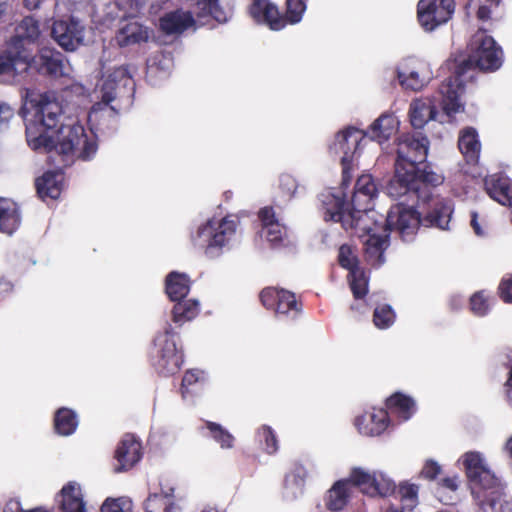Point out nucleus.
Here are the masks:
<instances>
[{
    "label": "nucleus",
    "instance_id": "obj_9",
    "mask_svg": "<svg viewBox=\"0 0 512 512\" xmlns=\"http://www.w3.org/2000/svg\"><path fill=\"white\" fill-rule=\"evenodd\" d=\"M455 6V0H419L418 22L426 32H432L452 18Z\"/></svg>",
    "mask_w": 512,
    "mask_h": 512
},
{
    "label": "nucleus",
    "instance_id": "obj_63",
    "mask_svg": "<svg viewBox=\"0 0 512 512\" xmlns=\"http://www.w3.org/2000/svg\"><path fill=\"white\" fill-rule=\"evenodd\" d=\"M505 386L512 391V365H511V368L509 370V374H508V378H507V380L505 382Z\"/></svg>",
    "mask_w": 512,
    "mask_h": 512
},
{
    "label": "nucleus",
    "instance_id": "obj_2",
    "mask_svg": "<svg viewBox=\"0 0 512 512\" xmlns=\"http://www.w3.org/2000/svg\"><path fill=\"white\" fill-rule=\"evenodd\" d=\"M429 150V140L422 132L406 133L398 138L397 158L393 178L386 186L387 194L400 198L413 194L426 200L421 190L434 188L444 182V176L425 164Z\"/></svg>",
    "mask_w": 512,
    "mask_h": 512
},
{
    "label": "nucleus",
    "instance_id": "obj_4",
    "mask_svg": "<svg viewBox=\"0 0 512 512\" xmlns=\"http://www.w3.org/2000/svg\"><path fill=\"white\" fill-rule=\"evenodd\" d=\"M452 209L443 201H435L432 209L427 212L424 218L413 207L398 203L393 205L385 220V231L394 232L404 242L412 241L420 227H437L446 229L450 222Z\"/></svg>",
    "mask_w": 512,
    "mask_h": 512
},
{
    "label": "nucleus",
    "instance_id": "obj_55",
    "mask_svg": "<svg viewBox=\"0 0 512 512\" xmlns=\"http://www.w3.org/2000/svg\"><path fill=\"white\" fill-rule=\"evenodd\" d=\"M101 512H123V509L118 500L108 498L102 504Z\"/></svg>",
    "mask_w": 512,
    "mask_h": 512
},
{
    "label": "nucleus",
    "instance_id": "obj_48",
    "mask_svg": "<svg viewBox=\"0 0 512 512\" xmlns=\"http://www.w3.org/2000/svg\"><path fill=\"white\" fill-rule=\"evenodd\" d=\"M471 310L475 315L484 316L489 311V304L483 292H476L470 298Z\"/></svg>",
    "mask_w": 512,
    "mask_h": 512
},
{
    "label": "nucleus",
    "instance_id": "obj_16",
    "mask_svg": "<svg viewBox=\"0 0 512 512\" xmlns=\"http://www.w3.org/2000/svg\"><path fill=\"white\" fill-rule=\"evenodd\" d=\"M464 75L465 74L458 73L457 66L454 75L447 78L440 86V92L443 96V110L449 116L463 110V105L460 102V95L464 90V84L462 80Z\"/></svg>",
    "mask_w": 512,
    "mask_h": 512
},
{
    "label": "nucleus",
    "instance_id": "obj_22",
    "mask_svg": "<svg viewBox=\"0 0 512 512\" xmlns=\"http://www.w3.org/2000/svg\"><path fill=\"white\" fill-rule=\"evenodd\" d=\"M149 38L150 29L136 20L127 21L115 35V41L120 48L147 43Z\"/></svg>",
    "mask_w": 512,
    "mask_h": 512
},
{
    "label": "nucleus",
    "instance_id": "obj_57",
    "mask_svg": "<svg viewBox=\"0 0 512 512\" xmlns=\"http://www.w3.org/2000/svg\"><path fill=\"white\" fill-rule=\"evenodd\" d=\"M14 116V110L7 104H0V126Z\"/></svg>",
    "mask_w": 512,
    "mask_h": 512
},
{
    "label": "nucleus",
    "instance_id": "obj_12",
    "mask_svg": "<svg viewBox=\"0 0 512 512\" xmlns=\"http://www.w3.org/2000/svg\"><path fill=\"white\" fill-rule=\"evenodd\" d=\"M259 297L265 308L278 315L287 316L292 313V317H296L302 312V303L290 291L267 287L261 291Z\"/></svg>",
    "mask_w": 512,
    "mask_h": 512
},
{
    "label": "nucleus",
    "instance_id": "obj_31",
    "mask_svg": "<svg viewBox=\"0 0 512 512\" xmlns=\"http://www.w3.org/2000/svg\"><path fill=\"white\" fill-rule=\"evenodd\" d=\"M190 279L185 273L176 271L166 276L165 291L171 301H179L185 298L190 291Z\"/></svg>",
    "mask_w": 512,
    "mask_h": 512
},
{
    "label": "nucleus",
    "instance_id": "obj_44",
    "mask_svg": "<svg viewBox=\"0 0 512 512\" xmlns=\"http://www.w3.org/2000/svg\"><path fill=\"white\" fill-rule=\"evenodd\" d=\"M350 288L355 299H363L368 293V282L364 271L360 269L357 272L348 274Z\"/></svg>",
    "mask_w": 512,
    "mask_h": 512
},
{
    "label": "nucleus",
    "instance_id": "obj_20",
    "mask_svg": "<svg viewBox=\"0 0 512 512\" xmlns=\"http://www.w3.org/2000/svg\"><path fill=\"white\" fill-rule=\"evenodd\" d=\"M486 193L504 206L512 207V180L502 172L487 175L484 180Z\"/></svg>",
    "mask_w": 512,
    "mask_h": 512
},
{
    "label": "nucleus",
    "instance_id": "obj_50",
    "mask_svg": "<svg viewBox=\"0 0 512 512\" xmlns=\"http://www.w3.org/2000/svg\"><path fill=\"white\" fill-rule=\"evenodd\" d=\"M501 0H486L484 4L480 5L476 17L479 21H488L491 19V14L494 8L500 6Z\"/></svg>",
    "mask_w": 512,
    "mask_h": 512
},
{
    "label": "nucleus",
    "instance_id": "obj_51",
    "mask_svg": "<svg viewBox=\"0 0 512 512\" xmlns=\"http://www.w3.org/2000/svg\"><path fill=\"white\" fill-rule=\"evenodd\" d=\"M173 489L171 488V493H166L164 496L162 494L153 493L148 496L145 501V510L146 512H157L161 507L163 498H168L172 496Z\"/></svg>",
    "mask_w": 512,
    "mask_h": 512
},
{
    "label": "nucleus",
    "instance_id": "obj_7",
    "mask_svg": "<svg viewBox=\"0 0 512 512\" xmlns=\"http://www.w3.org/2000/svg\"><path fill=\"white\" fill-rule=\"evenodd\" d=\"M236 228L237 221L230 216L221 220L209 219L198 228L192 240L195 246L204 248L207 256L215 257L235 234Z\"/></svg>",
    "mask_w": 512,
    "mask_h": 512
},
{
    "label": "nucleus",
    "instance_id": "obj_59",
    "mask_svg": "<svg viewBox=\"0 0 512 512\" xmlns=\"http://www.w3.org/2000/svg\"><path fill=\"white\" fill-rule=\"evenodd\" d=\"M474 232L477 234V235H482L483 234V231L478 223V215L476 212H472L471 214V222H470Z\"/></svg>",
    "mask_w": 512,
    "mask_h": 512
},
{
    "label": "nucleus",
    "instance_id": "obj_43",
    "mask_svg": "<svg viewBox=\"0 0 512 512\" xmlns=\"http://www.w3.org/2000/svg\"><path fill=\"white\" fill-rule=\"evenodd\" d=\"M432 113V110L425 103L416 101L410 106V123L415 129H421L427 122L426 114Z\"/></svg>",
    "mask_w": 512,
    "mask_h": 512
},
{
    "label": "nucleus",
    "instance_id": "obj_34",
    "mask_svg": "<svg viewBox=\"0 0 512 512\" xmlns=\"http://www.w3.org/2000/svg\"><path fill=\"white\" fill-rule=\"evenodd\" d=\"M386 407L404 420H408L415 412V401L410 396L396 392L387 398Z\"/></svg>",
    "mask_w": 512,
    "mask_h": 512
},
{
    "label": "nucleus",
    "instance_id": "obj_46",
    "mask_svg": "<svg viewBox=\"0 0 512 512\" xmlns=\"http://www.w3.org/2000/svg\"><path fill=\"white\" fill-rule=\"evenodd\" d=\"M398 79L405 89L412 91H419L424 86V79L420 78L419 73L416 71H410L409 74L398 72Z\"/></svg>",
    "mask_w": 512,
    "mask_h": 512
},
{
    "label": "nucleus",
    "instance_id": "obj_32",
    "mask_svg": "<svg viewBox=\"0 0 512 512\" xmlns=\"http://www.w3.org/2000/svg\"><path fill=\"white\" fill-rule=\"evenodd\" d=\"M352 485L350 477L346 480H339L334 483L328 491L326 508L330 511H340L348 503L350 497L349 485Z\"/></svg>",
    "mask_w": 512,
    "mask_h": 512
},
{
    "label": "nucleus",
    "instance_id": "obj_37",
    "mask_svg": "<svg viewBox=\"0 0 512 512\" xmlns=\"http://www.w3.org/2000/svg\"><path fill=\"white\" fill-rule=\"evenodd\" d=\"M172 309V320L174 323H183L194 319L199 313V303L196 300L176 301Z\"/></svg>",
    "mask_w": 512,
    "mask_h": 512
},
{
    "label": "nucleus",
    "instance_id": "obj_1",
    "mask_svg": "<svg viewBox=\"0 0 512 512\" xmlns=\"http://www.w3.org/2000/svg\"><path fill=\"white\" fill-rule=\"evenodd\" d=\"M31 104L34 119L26 125V137L32 149H44L48 153L55 151L62 156L64 165L74 155L82 160L93 157L97 144L88 138L81 124L59 126L62 106L58 101L44 93L32 100Z\"/></svg>",
    "mask_w": 512,
    "mask_h": 512
},
{
    "label": "nucleus",
    "instance_id": "obj_23",
    "mask_svg": "<svg viewBox=\"0 0 512 512\" xmlns=\"http://www.w3.org/2000/svg\"><path fill=\"white\" fill-rule=\"evenodd\" d=\"M362 225L367 227L362 231L368 236L364 242L365 259L371 266L378 268L385 262L384 252L388 247V235H377L367 222H363Z\"/></svg>",
    "mask_w": 512,
    "mask_h": 512
},
{
    "label": "nucleus",
    "instance_id": "obj_13",
    "mask_svg": "<svg viewBox=\"0 0 512 512\" xmlns=\"http://www.w3.org/2000/svg\"><path fill=\"white\" fill-rule=\"evenodd\" d=\"M51 36L65 51L76 50L84 40V27L74 18L53 22Z\"/></svg>",
    "mask_w": 512,
    "mask_h": 512
},
{
    "label": "nucleus",
    "instance_id": "obj_53",
    "mask_svg": "<svg viewBox=\"0 0 512 512\" xmlns=\"http://www.w3.org/2000/svg\"><path fill=\"white\" fill-rule=\"evenodd\" d=\"M279 186L280 189L290 197L295 194L298 187L296 179L289 174H284L280 177Z\"/></svg>",
    "mask_w": 512,
    "mask_h": 512
},
{
    "label": "nucleus",
    "instance_id": "obj_39",
    "mask_svg": "<svg viewBox=\"0 0 512 512\" xmlns=\"http://www.w3.org/2000/svg\"><path fill=\"white\" fill-rule=\"evenodd\" d=\"M205 426L209 430L211 438L216 441L222 449H231L234 447L235 437L223 426L212 421H206Z\"/></svg>",
    "mask_w": 512,
    "mask_h": 512
},
{
    "label": "nucleus",
    "instance_id": "obj_35",
    "mask_svg": "<svg viewBox=\"0 0 512 512\" xmlns=\"http://www.w3.org/2000/svg\"><path fill=\"white\" fill-rule=\"evenodd\" d=\"M20 224L18 207L13 202H0V231L12 234Z\"/></svg>",
    "mask_w": 512,
    "mask_h": 512
},
{
    "label": "nucleus",
    "instance_id": "obj_29",
    "mask_svg": "<svg viewBox=\"0 0 512 512\" xmlns=\"http://www.w3.org/2000/svg\"><path fill=\"white\" fill-rule=\"evenodd\" d=\"M196 9L198 18L210 16L219 23H226L232 16V9L225 0H198Z\"/></svg>",
    "mask_w": 512,
    "mask_h": 512
},
{
    "label": "nucleus",
    "instance_id": "obj_38",
    "mask_svg": "<svg viewBox=\"0 0 512 512\" xmlns=\"http://www.w3.org/2000/svg\"><path fill=\"white\" fill-rule=\"evenodd\" d=\"M418 491V485L402 482L396 487L394 495L400 500L404 509L412 510L418 503Z\"/></svg>",
    "mask_w": 512,
    "mask_h": 512
},
{
    "label": "nucleus",
    "instance_id": "obj_56",
    "mask_svg": "<svg viewBox=\"0 0 512 512\" xmlns=\"http://www.w3.org/2000/svg\"><path fill=\"white\" fill-rule=\"evenodd\" d=\"M439 485L444 489L454 492L458 489V477L457 476L445 477V478L441 479V481L439 482Z\"/></svg>",
    "mask_w": 512,
    "mask_h": 512
},
{
    "label": "nucleus",
    "instance_id": "obj_26",
    "mask_svg": "<svg viewBox=\"0 0 512 512\" xmlns=\"http://www.w3.org/2000/svg\"><path fill=\"white\" fill-rule=\"evenodd\" d=\"M194 24L193 15L179 9L166 13L159 20L161 31L167 35L181 34Z\"/></svg>",
    "mask_w": 512,
    "mask_h": 512
},
{
    "label": "nucleus",
    "instance_id": "obj_11",
    "mask_svg": "<svg viewBox=\"0 0 512 512\" xmlns=\"http://www.w3.org/2000/svg\"><path fill=\"white\" fill-rule=\"evenodd\" d=\"M64 55L55 48L42 47L35 55L28 50L27 70L32 69L40 75L60 78L65 75Z\"/></svg>",
    "mask_w": 512,
    "mask_h": 512
},
{
    "label": "nucleus",
    "instance_id": "obj_3",
    "mask_svg": "<svg viewBox=\"0 0 512 512\" xmlns=\"http://www.w3.org/2000/svg\"><path fill=\"white\" fill-rule=\"evenodd\" d=\"M378 193L372 175L363 174L358 177L351 197V209L346 208L343 197L331 192L321 194L326 221L340 222L344 229L365 230L362 225L370 219L369 213L373 210V201Z\"/></svg>",
    "mask_w": 512,
    "mask_h": 512
},
{
    "label": "nucleus",
    "instance_id": "obj_45",
    "mask_svg": "<svg viewBox=\"0 0 512 512\" xmlns=\"http://www.w3.org/2000/svg\"><path fill=\"white\" fill-rule=\"evenodd\" d=\"M258 435L263 443V448L266 453L272 455L278 451V440L273 429L268 425H263L259 431Z\"/></svg>",
    "mask_w": 512,
    "mask_h": 512
},
{
    "label": "nucleus",
    "instance_id": "obj_60",
    "mask_svg": "<svg viewBox=\"0 0 512 512\" xmlns=\"http://www.w3.org/2000/svg\"><path fill=\"white\" fill-rule=\"evenodd\" d=\"M41 0H24V6L28 10H34L39 8Z\"/></svg>",
    "mask_w": 512,
    "mask_h": 512
},
{
    "label": "nucleus",
    "instance_id": "obj_17",
    "mask_svg": "<svg viewBox=\"0 0 512 512\" xmlns=\"http://www.w3.org/2000/svg\"><path fill=\"white\" fill-rule=\"evenodd\" d=\"M249 13L256 22L266 24L272 30L278 31L287 26L284 15L269 0H253Z\"/></svg>",
    "mask_w": 512,
    "mask_h": 512
},
{
    "label": "nucleus",
    "instance_id": "obj_52",
    "mask_svg": "<svg viewBox=\"0 0 512 512\" xmlns=\"http://www.w3.org/2000/svg\"><path fill=\"white\" fill-rule=\"evenodd\" d=\"M440 472L441 466L433 460H428L421 470V476L427 480L432 481L437 478Z\"/></svg>",
    "mask_w": 512,
    "mask_h": 512
},
{
    "label": "nucleus",
    "instance_id": "obj_10",
    "mask_svg": "<svg viewBox=\"0 0 512 512\" xmlns=\"http://www.w3.org/2000/svg\"><path fill=\"white\" fill-rule=\"evenodd\" d=\"M352 485L359 487L364 494L369 496L380 495L383 497L396 494L395 482L383 473H368L362 468H353L350 473Z\"/></svg>",
    "mask_w": 512,
    "mask_h": 512
},
{
    "label": "nucleus",
    "instance_id": "obj_15",
    "mask_svg": "<svg viewBox=\"0 0 512 512\" xmlns=\"http://www.w3.org/2000/svg\"><path fill=\"white\" fill-rule=\"evenodd\" d=\"M114 458L118 463L114 468V472L120 473L130 470L142 458L141 443L133 435L126 434L119 442Z\"/></svg>",
    "mask_w": 512,
    "mask_h": 512
},
{
    "label": "nucleus",
    "instance_id": "obj_40",
    "mask_svg": "<svg viewBox=\"0 0 512 512\" xmlns=\"http://www.w3.org/2000/svg\"><path fill=\"white\" fill-rule=\"evenodd\" d=\"M396 320L395 311L388 304L379 305L373 312V324L381 330L391 327Z\"/></svg>",
    "mask_w": 512,
    "mask_h": 512
},
{
    "label": "nucleus",
    "instance_id": "obj_5",
    "mask_svg": "<svg viewBox=\"0 0 512 512\" xmlns=\"http://www.w3.org/2000/svg\"><path fill=\"white\" fill-rule=\"evenodd\" d=\"M177 333L170 323H166L162 332L154 338V350L152 352V364L158 374L170 376L177 373L183 362L184 355L181 348L177 347L175 337Z\"/></svg>",
    "mask_w": 512,
    "mask_h": 512
},
{
    "label": "nucleus",
    "instance_id": "obj_6",
    "mask_svg": "<svg viewBox=\"0 0 512 512\" xmlns=\"http://www.w3.org/2000/svg\"><path fill=\"white\" fill-rule=\"evenodd\" d=\"M502 50L493 37L479 30L472 38L469 57L458 65V73L466 74L472 68L495 71L502 64Z\"/></svg>",
    "mask_w": 512,
    "mask_h": 512
},
{
    "label": "nucleus",
    "instance_id": "obj_25",
    "mask_svg": "<svg viewBox=\"0 0 512 512\" xmlns=\"http://www.w3.org/2000/svg\"><path fill=\"white\" fill-rule=\"evenodd\" d=\"M389 424V415L387 410L378 409L373 412L358 416L355 419V426L358 431L366 436H378L382 434Z\"/></svg>",
    "mask_w": 512,
    "mask_h": 512
},
{
    "label": "nucleus",
    "instance_id": "obj_47",
    "mask_svg": "<svg viewBox=\"0 0 512 512\" xmlns=\"http://www.w3.org/2000/svg\"><path fill=\"white\" fill-rule=\"evenodd\" d=\"M266 230V239L273 246L279 245L283 242L286 235V228L280 222H274V224L264 228Z\"/></svg>",
    "mask_w": 512,
    "mask_h": 512
},
{
    "label": "nucleus",
    "instance_id": "obj_33",
    "mask_svg": "<svg viewBox=\"0 0 512 512\" xmlns=\"http://www.w3.org/2000/svg\"><path fill=\"white\" fill-rule=\"evenodd\" d=\"M53 424L58 435L70 436L78 427L77 414L70 408L61 407L54 414Z\"/></svg>",
    "mask_w": 512,
    "mask_h": 512
},
{
    "label": "nucleus",
    "instance_id": "obj_18",
    "mask_svg": "<svg viewBox=\"0 0 512 512\" xmlns=\"http://www.w3.org/2000/svg\"><path fill=\"white\" fill-rule=\"evenodd\" d=\"M28 50L15 49L8 43L7 49L0 53V80L15 78L27 71Z\"/></svg>",
    "mask_w": 512,
    "mask_h": 512
},
{
    "label": "nucleus",
    "instance_id": "obj_62",
    "mask_svg": "<svg viewBox=\"0 0 512 512\" xmlns=\"http://www.w3.org/2000/svg\"><path fill=\"white\" fill-rule=\"evenodd\" d=\"M13 288L12 284L6 281H0V293L9 292Z\"/></svg>",
    "mask_w": 512,
    "mask_h": 512
},
{
    "label": "nucleus",
    "instance_id": "obj_24",
    "mask_svg": "<svg viewBox=\"0 0 512 512\" xmlns=\"http://www.w3.org/2000/svg\"><path fill=\"white\" fill-rule=\"evenodd\" d=\"M64 173L59 168L46 171L41 177L35 180V187L38 196L42 200L58 199L63 188Z\"/></svg>",
    "mask_w": 512,
    "mask_h": 512
},
{
    "label": "nucleus",
    "instance_id": "obj_41",
    "mask_svg": "<svg viewBox=\"0 0 512 512\" xmlns=\"http://www.w3.org/2000/svg\"><path fill=\"white\" fill-rule=\"evenodd\" d=\"M338 263L342 268L348 270L349 273L355 274L360 269L358 256L352 246L348 244H343L339 247Z\"/></svg>",
    "mask_w": 512,
    "mask_h": 512
},
{
    "label": "nucleus",
    "instance_id": "obj_42",
    "mask_svg": "<svg viewBox=\"0 0 512 512\" xmlns=\"http://www.w3.org/2000/svg\"><path fill=\"white\" fill-rule=\"evenodd\" d=\"M306 0H286L283 14L287 25L299 23L306 11Z\"/></svg>",
    "mask_w": 512,
    "mask_h": 512
},
{
    "label": "nucleus",
    "instance_id": "obj_21",
    "mask_svg": "<svg viewBox=\"0 0 512 512\" xmlns=\"http://www.w3.org/2000/svg\"><path fill=\"white\" fill-rule=\"evenodd\" d=\"M61 512H86V502L79 483L69 481L55 498Z\"/></svg>",
    "mask_w": 512,
    "mask_h": 512
},
{
    "label": "nucleus",
    "instance_id": "obj_27",
    "mask_svg": "<svg viewBox=\"0 0 512 512\" xmlns=\"http://www.w3.org/2000/svg\"><path fill=\"white\" fill-rule=\"evenodd\" d=\"M41 34L40 23L32 16H26L16 27V34L11 37L9 43L15 49L29 50L25 47V42L34 43Z\"/></svg>",
    "mask_w": 512,
    "mask_h": 512
},
{
    "label": "nucleus",
    "instance_id": "obj_8",
    "mask_svg": "<svg viewBox=\"0 0 512 512\" xmlns=\"http://www.w3.org/2000/svg\"><path fill=\"white\" fill-rule=\"evenodd\" d=\"M366 137V133L355 127H347L338 132L334 142L329 146L331 153H343L341 157L342 185L347 187L352 179L351 169L354 156L360 150V144Z\"/></svg>",
    "mask_w": 512,
    "mask_h": 512
},
{
    "label": "nucleus",
    "instance_id": "obj_14",
    "mask_svg": "<svg viewBox=\"0 0 512 512\" xmlns=\"http://www.w3.org/2000/svg\"><path fill=\"white\" fill-rule=\"evenodd\" d=\"M463 464L470 484L479 489H491L496 485L495 475L485 466L478 452H467Z\"/></svg>",
    "mask_w": 512,
    "mask_h": 512
},
{
    "label": "nucleus",
    "instance_id": "obj_30",
    "mask_svg": "<svg viewBox=\"0 0 512 512\" xmlns=\"http://www.w3.org/2000/svg\"><path fill=\"white\" fill-rule=\"evenodd\" d=\"M399 130V121L394 114L384 113L370 126L371 139L383 143Z\"/></svg>",
    "mask_w": 512,
    "mask_h": 512
},
{
    "label": "nucleus",
    "instance_id": "obj_58",
    "mask_svg": "<svg viewBox=\"0 0 512 512\" xmlns=\"http://www.w3.org/2000/svg\"><path fill=\"white\" fill-rule=\"evenodd\" d=\"M122 4H127L131 9L140 10L145 5V0H120Z\"/></svg>",
    "mask_w": 512,
    "mask_h": 512
},
{
    "label": "nucleus",
    "instance_id": "obj_54",
    "mask_svg": "<svg viewBox=\"0 0 512 512\" xmlns=\"http://www.w3.org/2000/svg\"><path fill=\"white\" fill-rule=\"evenodd\" d=\"M258 218L261 221L263 228L274 224V222H279L272 206H265L261 208L258 212Z\"/></svg>",
    "mask_w": 512,
    "mask_h": 512
},
{
    "label": "nucleus",
    "instance_id": "obj_61",
    "mask_svg": "<svg viewBox=\"0 0 512 512\" xmlns=\"http://www.w3.org/2000/svg\"><path fill=\"white\" fill-rule=\"evenodd\" d=\"M16 509L19 510V512H51L50 510L44 508V507H36L29 510H23L20 508V504L17 502L15 503Z\"/></svg>",
    "mask_w": 512,
    "mask_h": 512
},
{
    "label": "nucleus",
    "instance_id": "obj_64",
    "mask_svg": "<svg viewBox=\"0 0 512 512\" xmlns=\"http://www.w3.org/2000/svg\"><path fill=\"white\" fill-rule=\"evenodd\" d=\"M506 449L512 457V437L506 443Z\"/></svg>",
    "mask_w": 512,
    "mask_h": 512
},
{
    "label": "nucleus",
    "instance_id": "obj_19",
    "mask_svg": "<svg viewBox=\"0 0 512 512\" xmlns=\"http://www.w3.org/2000/svg\"><path fill=\"white\" fill-rule=\"evenodd\" d=\"M133 85V79L125 66L114 68L104 79L101 87V99L109 104L120 95L121 90Z\"/></svg>",
    "mask_w": 512,
    "mask_h": 512
},
{
    "label": "nucleus",
    "instance_id": "obj_36",
    "mask_svg": "<svg viewBox=\"0 0 512 512\" xmlns=\"http://www.w3.org/2000/svg\"><path fill=\"white\" fill-rule=\"evenodd\" d=\"M205 374L199 369H189L182 378L180 393L183 399L195 395L205 383Z\"/></svg>",
    "mask_w": 512,
    "mask_h": 512
},
{
    "label": "nucleus",
    "instance_id": "obj_49",
    "mask_svg": "<svg viewBox=\"0 0 512 512\" xmlns=\"http://www.w3.org/2000/svg\"><path fill=\"white\" fill-rule=\"evenodd\" d=\"M498 295L504 303H512V274L502 278L498 286Z\"/></svg>",
    "mask_w": 512,
    "mask_h": 512
},
{
    "label": "nucleus",
    "instance_id": "obj_28",
    "mask_svg": "<svg viewBox=\"0 0 512 512\" xmlns=\"http://www.w3.org/2000/svg\"><path fill=\"white\" fill-rule=\"evenodd\" d=\"M458 148L468 164L475 165L478 163L481 143L475 128L465 127L460 131Z\"/></svg>",
    "mask_w": 512,
    "mask_h": 512
}]
</instances>
